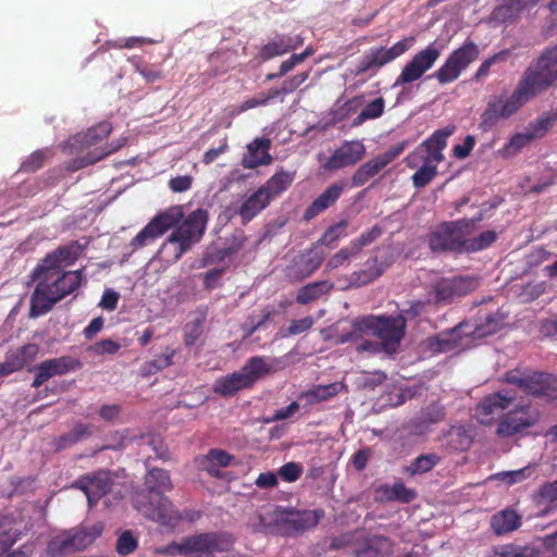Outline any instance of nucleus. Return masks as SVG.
Returning a JSON list of instances; mask_svg holds the SVG:
<instances>
[{
	"mask_svg": "<svg viewBox=\"0 0 557 557\" xmlns=\"http://www.w3.org/2000/svg\"><path fill=\"white\" fill-rule=\"evenodd\" d=\"M145 486L150 493V497H158L159 495H164L165 491L172 490V482L168 471L154 468L147 472Z\"/></svg>",
	"mask_w": 557,
	"mask_h": 557,
	"instance_id": "nucleus-37",
	"label": "nucleus"
},
{
	"mask_svg": "<svg viewBox=\"0 0 557 557\" xmlns=\"http://www.w3.org/2000/svg\"><path fill=\"white\" fill-rule=\"evenodd\" d=\"M121 348V344L112 339H102L88 347V351L97 356L114 355Z\"/></svg>",
	"mask_w": 557,
	"mask_h": 557,
	"instance_id": "nucleus-63",
	"label": "nucleus"
},
{
	"mask_svg": "<svg viewBox=\"0 0 557 557\" xmlns=\"http://www.w3.org/2000/svg\"><path fill=\"white\" fill-rule=\"evenodd\" d=\"M74 486L82 490L90 506H95L112 487L109 472L100 470L78 478Z\"/></svg>",
	"mask_w": 557,
	"mask_h": 557,
	"instance_id": "nucleus-22",
	"label": "nucleus"
},
{
	"mask_svg": "<svg viewBox=\"0 0 557 557\" xmlns=\"http://www.w3.org/2000/svg\"><path fill=\"white\" fill-rule=\"evenodd\" d=\"M89 245V240L85 239L84 243L79 240H72L71 243L60 246L52 252L48 253L42 260L44 267L62 269L75 263L79 256Z\"/></svg>",
	"mask_w": 557,
	"mask_h": 557,
	"instance_id": "nucleus-25",
	"label": "nucleus"
},
{
	"mask_svg": "<svg viewBox=\"0 0 557 557\" xmlns=\"http://www.w3.org/2000/svg\"><path fill=\"white\" fill-rule=\"evenodd\" d=\"M283 369V362L276 358L264 356L250 357L239 371L215 380L213 392L223 397H230L237 392L251 387L261 377Z\"/></svg>",
	"mask_w": 557,
	"mask_h": 557,
	"instance_id": "nucleus-3",
	"label": "nucleus"
},
{
	"mask_svg": "<svg viewBox=\"0 0 557 557\" xmlns=\"http://www.w3.org/2000/svg\"><path fill=\"white\" fill-rule=\"evenodd\" d=\"M135 71L143 76L147 83H154L162 77V72L156 65L144 61L140 58L129 60Z\"/></svg>",
	"mask_w": 557,
	"mask_h": 557,
	"instance_id": "nucleus-52",
	"label": "nucleus"
},
{
	"mask_svg": "<svg viewBox=\"0 0 557 557\" xmlns=\"http://www.w3.org/2000/svg\"><path fill=\"white\" fill-rule=\"evenodd\" d=\"M208 219V212L203 209L190 212L161 246L159 253L162 258L166 262L178 261L202 238Z\"/></svg>",
	"mask_w": 557,
	"mask_h": 557,
	"instance_id": "nucleus-4",
	"label": "nucleus"
},
{
	"mask_svg": "<svg viewBox=\"0 0 557 557\" xmlns=\"http://www.w3.org/2000/svg\"><path fill=\"white\" fill-rule=\"evenodd\" d=\"M473 234L471 221L444 222L429 235V247L434 252L465 253V236Z\"/></svg>",
	"mask_w": 557,
	"mask_h": 557,
	"instance_id": "nucleus-6",
	"label": "nucleus"
},
{
	"mask_svg": "<svg viewBox=\"0 0 557 557\" xmlns=\"http://www.w3.org/2000/svg\"><path fill=\"white\" fill-rule=\"evenodd\" d=\"M497 233L495 231H484L478 236H465V253L478 252L491 247L497 240Z\"/></svg>",
	"mask_w": 557,
	"mask_h": 557,
	"instance_id": "nucleus-45",
	"label": "nucleus"
},
{
	"mask_svg": "<svg viewBox=\"0 0 557 557\" xmlns=\"http://www.w3.org/2000/svg\"><path fill=\"white\" fill-rule=\"evenodd\" d=\"M293 181V173L281 170L271 176L265 184L260 187V190H263L264 195L268 196L271 201L285 191L292 185Z\"/></svg>",
	"mask_w": 557,
	"mask_h": 557,
	"instance_id": "nucleus-39",
	"label": "nucleus"
},
{
	"mask_svg": "<svg viewBox=\"0 0 557 557\" xmlns=\"http://www.w3.org/2000/svg\"><path fill=\"white\" fill-rule=\"evenodd\" d=\"M32 525L8 515L0 518V557H29L34 554L35 544L27 542L15 550L10 548L30 530Z\"/></svg>",
	"mask_w": 557,
	"mask_h": 557,
	"instance_id": "nucleus-9",
	"label": "nucleus"
},
{
	"mask_svg": "<svg viewBox=\"0 0 557 557\" xmlns=\"http://www.w3.org/2000/svg\"><path fill=\"white\" fill-rule=\"evenodd\" d=\"M423 165L419 168V170L412 175V184L416 188H423L437 174V165L440 163H435L432 158L423 157Z\"/></svg>",
	"mask_w": 557,
	"mask_h": 557,
	"instance_id": "nucleus-47",
	"label": "nucleus"
},
{
	"mask_svg": "<svg viewBox=\"0 0 557 557\" xmlns=\"http://www.w3.org/2000/svg\"><path fill=\"white\" fill-rule=\"evenodd\" d=\"M440 461L441 457L435 453L420 455L410 462L406 471L410 475L426 473L437 466Z\"/></svg>",
	"mask_w": 557,
	"mask_h": 557,
	"instance_id": "nucleus-48",
	"label": "nucleus"
},
{
	"mask_svg": "<svg viewBox=\"0 0 557 557\" xmlns=\"http://www.w3.org/2000/svg\"><path fill=\"white\" fill-rule=\"evenodd\" d=\"M478 280L469 275L441 277L430 285L429 301L436 305L450 304L455 298L463 297L478 288Z\"/></svg>",
	"mask_w": 557,
	"mask_h": 557,
	"instance_id": "nucleus-10",
	"label": "nucleus"
},
{
	"mask_svg": "<svg viewBox=\"0 0 557 557\" xmlns=\"http://www.w3.org/2000/svg\"><path fill=\"white\" fill-rule=\"evenodd\" d=\"M182 218L177 208L169 209L156 215L131 242L133 250H138L161 237L166 231L176 225Z\"/></svg>",
	"mask_w": 557,
	"mask_h": 557,
	"instance_id": "nucleus-16",
	"label": "nucleus"
},
{
	"mask_svg": "<svg viewBox=\"0 0 557 557\" xmlns=\"http://www.w3.org/2000/svg\"><path fill=\"white\" fill-rule=\"evenodd\" d=\"M387 498L391 500H399L404 504L412 502L417 493L412 488H408L403 482H396L386 491Z\"/></svg>",
	"mask_w": 557,
	"mask_h": 557,
	"instance_id": "nucleus-57",
	"label": "nucleus"
},
{
	"mask_svg": "<svg viewBox=\"0 0 557 557\" xmlns=\"http://www.w3.org/2000/svg\"><path fill=\"white\" fill-rule=\"evenodd\" d=\"M344 188V183H334L330 185L317 199H314L307 207L304 212V220L311 221L320 213L332 207L342 196Z\"/></svg>",
	"mask_w": 557,
	"mask_h": 557,
	"instance_id": "nucleus-28",
	"label": "nucleus"
},
{
	"mask_svg": "<svg viewBox=\"0 0 557 557\" xmlns=\"http://www.w3.org/2000/svg\"><path fill=\"white\" fill-rule=\"evenodd\" d=\"M304 44V39L300 35H285L280 34L274 36L268 44H265L259 55L263 61L273 59L274 57L285 54L289 51L295 50Z\"/></svg>",
	"mask_w": 557,
	"mask_h": 557,
	"instance_id": "nucleus-27",
	"label": "nucleus"
},
{
	"mask_svg": "<svg viewBox=\"0 0 557 557\" xmlns=\"http://www.w3.org/2000/svg\"><path fill=\"white\" fill-rule=\"evenodd\" d=\"M112 132V126L109 122H100L99 124L88 128L85 133H78L70 138L64 145L63 149L71 148V152L82 153L86 149H90L98 143L107 138Z\"/></svg>",
	"mask_w": 557,
	"mask_h": 557,
	"instance_id": "nucleus-24",
	"label": "nucleus"
},
{
	"mask_svg": "<svg viewBox=\"0 0 557 557\" xmlns=\"http://www.w3.org/2000/svg\"><path fill=\"white\" fill-rule=\"evenodd\" d=\"M383 234V228L380 225H374L370 230L361 233L357 238L352 239L349 244L359 256L361 250L374 243Z\"/></svg>",
	"mask_w": 557,
	"mask_h": 557,
	"instance_id": "nucleus-53",
	"label": "nucleus"
},
{
	"mask_svg": "<svg viewBox=\"0 0 557 557\" xmlns=\"http://www.w3.org/2000/svg\"><path fill=\"white\" fill-rule=\"evenodd\" d=\"M557 121V113H543L535 120L531 121L525 127V132L532 140L541 139L547 135Z\"/></svg>",
	"mask_w": 557,
	"mask_h": 557,
	"instance_id": "nucleus-42",
	"label": "nucleus"
},
{
	"mask_svg": "<svg viewBox=\"0 0 557 557\" xmlns=\"http://www.w3.org/2000/svg\"><path fill=\"white\" fill-rule=\"evenodd\" d=\"M414 44V37H406L392 47H373L364 52L359 61L355 74L361 75L368 72L376 73L386 64L405 54Z\"/></svg>",
	"mask_w": 557,
	"mask_h": 557,
	"instance_id": "nucleus-11",
	"label": "nucleus"
},
{
	"mask_svg": "<svg viewBox=\"0 0 557 557\" xmlns=\"http://www.w3.org/2000/svg\"><path fill=\"white\" fill-rule=\"evenodd\" d=\"M270 205L269 197L264 195L263 190L258 188L250 197H248L237 210L244 224L250 222L258 215L264 208Z\"/></svg>",
	"mask_w": 557,
	"mask_h": 557,
	"instance_id": "nucleus-33",
	"label": "nucleus"
},
{
	"mask_svg": "<svg viewBox=\"0 0 557 557\" xmlns=\"http://www.w3.org/2000/svg\"><path fill=\"white\" fill-rule=\"evenodd\" d=\"M324 252L311 248L294 258L286 274L290 281L301 282L314 273L324 260Z\"/></svg>",
	"mask_w": 557,
	"mask_h": 557,
	"instance_id": "nucleus-23",
	"label": "nucleus"
},
{
	"mask_svg": "<svg viewBox=\"0 0 557 557\" xmlns=\"http://www.w3.org/2000/svg\"><path fill=\"white\" fill-rule=\"evenodd\" d=\"M138 547V541L131 531H124L116 540L115 549L119 555L126 556L134 553Z\"/></svg>",
	"mask_w": 557,
	"mask_h": 557,
	"instance_id": "nucleus-58",
	"label": "nucleus"
},
{
	"mask_svg": "<svg viewBox=\"0 0 557 557\" xmlns=\"http://www.w3.org/2000/svg\"><path fill=\"white\" fill-rule=\"evenodd\" d=\"M83 271H63L39 263L32 273L36 287L30 296L29 317L38 318L52 310L55 304L74 293L82 284Z\"/></svg>",
	"mask_w": 557,
	"mask_h": 557,
	"instance_id": "nucleus-2",
	"label": "nucleus"
},
{
	"mask_svg": "<svg viewBox=\"0 0 557 557\" xmlns=\"http://www.w3.org/2000/svg\"><path fill=\"white\" fill-rule=\"evenodd\" d=\"M406 330L405 317L397 315H373L372 335L381 341L386 352H395L404 338Z\"/></svg>",
	"mask_w": 557,
	"mask_h": 557,
	"instance_id": "nucleus-15",
	"label": "nucleus"
},
{
	"mask_svg": "<svg viewBox=\"0 0 557 557\" xmlns=\"http://www.w3.org/2000/svg\"><path fill=\"white\" fill-rule=\"evenodd\" d=\"M533 140L530 138L528 133H516L499 150V153L504 158H510L519 153L524 147L529 146Z\"/></svg>",
	"mask_w": 557,
	"mask_h": 557,
	"instance_id": "nucleus-49",
	"label": "nucleus"
},
{
	"mask_svg": "<svg viewBox=\"0 0 557 557\" xmlns=\"http://www.w3.org/2000/svg\"><path fill=\"white\" fill-rule=\"evenodd\" d=\"M534 498L536 502L554 503L557 500V480L542 484L536 491Z\"/></svg>",
	"mask_w": 557,
	"mask_h": 557,
	"instance_id": "nucleus-64",
	"label": "nucleus"
},
{
	"mask_svg": "<svg viewBox=\"0 0 557 557\" xmlns=\"http://www.w3.org/2000/svg\"><path fill=\"white\" fill-rule=\"evenodd\" d=\"M343 388V384L334 382L326 385H315L312 388L302 392L299 399L304 400L307 405H314L326 401L336 396Z\"/></svg>",
	"mask_w": 557,
	"mask_h": 557,
	"instance_id": "nucleus-36",
	"label": "nucleus"
},
{
	"mask_svg": "<svg viewBox=\"0 0 557 557\" xmlns=\"http://www.w3.org/2000/svg\"><path fill=\"white\" fill-rule=\"evenodd\" d=\"M516 394L508 389L498 391L485 396L476 406L475 412L481 424H491L494 416L505 413L515 401Z\"/></svg>",
	"mask_w": 557,
	"mask_h": 557,
	"instance_id": "nucleus-19",
	"label": "nucleus"
},
{
	"mask_svg": "<svg viewBox=\"0 0 557 557\" xmlns=\"http://www.w3.org/2000/svg\"><path fill=\"white\" fill-rule=\"evenodd\" d=\"M334 285L329 281H317L309 283L299 288L296 295V301L299 305H307L313 300L319 299L323 295H327Z\"/></svg>",
	"mask_w": 557,
	"mask_h": 557,
	"instance_id": "nucleus-40",
	"label": "nucleus"
},
{
	"mask_svg": "<svg viewBox=\"0 0 557 557\" xmlns=\"http://www.w3.org/2000/svg\"><path fill=\"white\" fill-rule=\"evenodd\" d=\"M457 327L441 332L430 338V348L435 352H448L455 349L459 344Z\"/></svg>",
	"mask_w": 557,
	"mask_h": 557,
	"instance_id": "nucleus-43",
	"label": "nucleus"
},
{
	"mask_svg": "<svg viewBox=\"0 0 557 557\" xmlns=\"http://www.w3.org/2000/svg\"><path fill=\"white\" fill-rule=\"evenodd\" d=\"M480 50L475 42L466 40L458 49H455L444 64L433 74L441 85L456 81L479 57Z\"/></svg>",
	"mask_w": 557,
	"mask_h": 557,
	"instance_id": "nucleus-13",
	"label": "nucleus"
},
{
	"mask_svg": "<svg viewBox=\"0 0 557 557\" xmlns=\"http://www.w3.org/2000/svg\"><path fill=\"white\" fill-rule=\"evenodd\" d=\"M145 513L149 519L170 529H175L180 522L183 521L181 511L176 509L173 503L164 495L150 497Z\"/></svg>",
	"mask_w": 557,
	"mask_h": 557,
	"instance_id": "nucleus-20",
	"label": "nucleus"
},
{
	"mask_svg": "<svg viewBox=\"0 0 557 557\" xmlns=\"http://www.w3.org/2000/svg\"><path fill=\"white\" fill-rule=\"evenodd\" d=\"M245 237L240 233L238 235H234L232 242L225 245L223 248L218 249L216 259L222 261L228 257L236 255L244 246Z\"/></svg>",
	"mask_w": 557,
	"mask_h": 557,
	"instance_id": "nucleus-61",
	"label": "nucleus"
},
{
	"mask_svg": "<svg viewBox=\"0 0 557 557\" xmlns=\"http://www.w3.org/2000/svg\"><path fill=\"white\" fill-rule=\"evenodd\" d=\"M503 381L519 387L527 395L547 401L557 399V377L544 372L507 371Z\"/></svg>",
	"mask_w": 557,
	"mask_h": 557,
	"instance_id": "nucleus-5",
	"label": "nucleus"
},
{
	"mask_svg": "<svg viewBox=\"0 0 557 557\" xmlns=\"http://www.w3.org/2000/svg\"><path fill=\"white\" fill-rule=\"evenodd\" d=\"M206 315L203 313L197 314L195 319L190 320L184 326V343L186 346H193L197 343L203 332V324Z\"/></svg>",
	"mask_w": 557,
	"mask_h": 557,
	"instance_id": "nucleus-51",
	"label": "nucleus"
},
{
	"mask_svg": "<svg viewBox=\"0 0 557 557\" xmlns=\"http://www.w3.org/2000/svg\"><path fill=\"white\" fill-rule=\"evenodd\" d=\"M533 473V468L531 466H527L524 468L513 470V471H504L497 473L496 476L506 482L508 485H513L520 483L528 478H530Z\"/></svg>",
	"mask_w": 557,
	"mask_h": 557,
	"instance_id": "nucleus-60",
	"label": "nucleus"
},
{
	"mask_svg": "<svg viewBox=\"0 0 557 557\" xmlns=\"http://www.w3.org/2000/svg\"><path fill=\"white\" fill-rule=\"evenodd\" d=\"M116 150L117 147H109L108 145H104L103 147H96L94 150L88 151L85 156L79 158L78 168L94 164Z\"/></svg>",
	"mask_w": 557,
	"mask_h": 557,
	"instance_id": "nucleus-59",
	"label": "nucleus"
},
{
	"mask_svg": "<svg viewBox=\"0 0 557 557\" xmlns=\"http://www.w3.org/2000/svg\"><path fill=\"white\" fill-rule=\"evenodd\" d=\"M521 12L522 9L517 0H509L496 7L493 11V16L502 23H512L519 17Z\"/></svg>",
	"mask_w": 557,
	"mask_h": 557,
	"instance_id": "nucleus-50",
	"label": "nucleus"
},
{
	"mask_svg": "<svg viewBox=\"0 0 557 557\" xmlns=\"http://www.w3.org/2000/svg\"><path fill=\"white\" fill-rule=\"evenodd\" d=\"M81 361L71 356H62L59 358L45 360L36 367V375L32 386L38 388L49 379L57 375L66 374L71 371L81 369Z\"/></svg>",
	"mask_w": 557,
	"mask_h": 557,
	"instance_id": "nucleus-21",
	"label": "nucleus"
},
{
	"mask_svg": "<svg viewBox=\"0 0 557 557\" xmlns=\"http://www.w3.org/2000/svg\"><path fill=\"white\" fill-rule=\"evenodd\" d=\"M347 226L348 222L346 220H341L339 222L331 225L323 233L319 243L327 247H333L338 239L347 236Z\"/></svg>",
	"mask_w": 557,
	"mask_h": 557,
	"instance_id": "nucleus-54",
	"label": "nucleus"
},
{
	"mask_svg": "<svg viewBox=\"0 0 557 557\" xmlns=\"http://www.w3.org/2000/svg\"><path fill=\"white\" fill-rule=\"evenodd\" d=\"M408 143L406 140L389 147L383 153L377 154L368 162L361 164L351 176V185L361 187L372 177L377 175L384 168L396 160L406 149Z\"/></svg>",
	"mask_w": 557,
	"mask_h": 557,
	"instance_id": "nucleus-17",
	"label": "nucleus"
},
{
	"mask_svg": "<svg viewBox=\"0 0 557 557\" xmlns=\"http://www.w3.org/2000/svg\"><path fill=\"white\" fill-rule=\"evenodd\" d=\"M557 81V45L543 50L527 67L509 97L493 98L480 116L479 128L488 132L500 120H508L532 98L547 90Z\"/></svg>",
	"mask_w": 557,
	"mask_h": 557,
	"instance_id": "nucleus-1",
	"label": "nucleus"
},
{
	"mask_svg": "<svg viewBox=\"0 0 557 557\" xmlns=\"http://www.w3.org/2000/svg\"><path fill=\"white\" fill-rule=\"evenodd\" d=\"M103 527L101 523L92 524L89 528L83 527L65 531L54 536L47 546V552L52 555H66L76 550H83L101 535Z\"/></svg>",
	"mask_w": 557,
	"mask_h": 557,
	"instance_id": "nucleus-8",
	"label": "nucleus"
},
{
	"mask_svg": "<svg viewBox=\"0 0 557 557\" xmlns=\"http://www.w3.org/2000/svg\"><path fill=\"white\" fill-rule=\"evenodd\" d=\"M491 557H544L541 547L534 544H505L495 547Z\"/></svg>",
	"mask_w": 557,
	"mask_h": 557,
	"instance_id": "nucleus-38",
	"label": "nucleus"
},
{
	"mask_svg": "<svg viewBox=\"0 0 557 557\" xmlns=\"http://www.w3.org/2000/svg\"><path fill=\"white\" fill-rule=\"evenodd\" d=\"M446 417V409L440 403H432L423 408L416 419V426L420 430H426L432 424L442 422Z\"/></svg>",
	"mask_w": 557,
	"mask_h": 557,
	"instance_id": "nucleus-41",
	"label": "nucleus"
},
{
	"mask_svg": "<svg viewBox=\"0 0 557 557\" xmlns=\"http://www.w3.org/2000/svg\"><path fill=\"white\" fill-rule=\"evenodd\" d=\"M364 145L360 141H347L337 148L323 164L325 171H336L361 160L364 154Z\"/></svg>",
	"mask_w": 557,
	"mask_h": 557,
	"instance_id": "nucleus-26",
	"label": "nucleus"
},
{
	"mask_svg": "<svg viewBox=\"0 0 557 557\" xmlns=\"http://www.w3.org/2000/svg\"><path fill=\"white\" fill-rule=\"evenodd\" d=\"M51 154L49 149H39L33 152L29 157H27L22 165L21 171L26 173H33L37 170L41 169L46 162V160Z\"/></svg>",
	"mask_w": 557,
	"mask_h": 557,
	"instance_id": "nucleus-56",
	"label": "nucleus"
},
{
	"mask_svg": "<svg viewBox=\"0 0 557 557\" xmlns=\"http://www.w3.org/2000/svg\"><path fill=\"white\" fill-rule=\"evenodd\" d=\"M39 352V346L34 343L25 344L16 350L8 352L5 361L8 362L12 372L24 369L28 363L35 360Z\"/></svg>",
	"mask_w": 557,
	"mask_h": 557,
	"instance_id": "nucleus-34",
	"label": "nucleus"
},
{
	"mask_svg": "<svg viewBox=\"0 0 557 557\" xmlns=\"http://www.w3.org/2000/svg\"><path fill=\"white\" fill-rule=\"evenodd\" d=\"M541 418L542 412L539 408L531 404H518L499 417L495 434L500 438L524 435L540 422Z\"/></svg>",
	"mask_w": 557,
	"mask_h": 557,
	"instance_id": "nucleus-7",
	"label": "nucleus"
},
{
	"mask_svg": "<svg viewBox=\"0 0 557 557\" xmlns=\"http://www.w3.org/2000/svg\"><path fill=\"white\" fill-rule=\"evenodd\" d=\"M270 140L256 138L248 146V156L244 158L243 164L247 169H255L259 165L269 164L272 157L269 153Z\"/></svg>",
	"mask_w": 557,
	"mask_h": 557,
	"instance_id": "nucleus-31",
	"label": "nucleus"
},
{
	"mask_svg": "<svg viewBox=\"0 0 557 557\" xmlns=\"http://www.w3.org/2000/svg\"><path fill=\"white\" fill-rule=\"evenodd\" d=\"M373 332V315H364L355 319L350 329L347 331H343L337 336V342L339 344H345L348 342H354L362 338L364 335H372Z\"/></svg>",
	"mask_w": 557,
	"mask_h": 557,
	"instance_id": "nucleus-35",
	"label": "nucleus"
},
{
	"mask_svg": "<svg viewBox=\"0 0 557 557\" xmlns=\"http://www.w3.org/2000/svg\"><path fill=\"white\" fill-rule=\"evenodd\" d=\"M394 550L393 542L382 535L366 539L355 550V557H386Z\"/></svg>",
	"mask_w": 557,
	"mask_h": 557,
	"instance_id": "nucleus-30",
	"label": "nucleus"
},
{
	"mask_svg": "<svg viewBox=\"0 0 557 557\" xmlns=\"http://www.w3.org/2000/svg\"><path fill=\"white\" fill-rule=\"evenodd\" d=\"M233 459L234 457L225 450L212 448L205 457L206 462H208V466H206L205 469L209 474L218 478L220 475L218 467H227L231 465Z\"/></svg>",
	"mask_w": 557,
	"mask_h": 557,
	"instance_id": "nucleus-46",
	"label": "nucleus"
},
{
	"mask_svg": "<svg viewBox=\"0 0 557 557\" xmlns=\"http://www.w3.org/2000/svg\"><path fill=\"white\" fill-rule=\"evenodd\" d=\"M392 263L393 258L389 255L370 257L361 269L354 271L348 277H345L346 285L343 286V289L359 288L374 282L383 275Z\"/></svg>",
	"mask_w": 557,
	"mask_h": 557,
	"instance_id": "nucleus-18",
	"label": "nucleus"
},
{
	"mask_svg": "<svg viewBox=\"0 0 557 557\" xmlns=\"http://www.w3.org/2000/svg\"><path fill=\"white\" fill-rule=\"evenodd\" d=\"M522 516L513 508H504L491 517L490 525L495 535L502 536L518 530Z\"/></svg>",
	"mask_w": 557,
	"mask_h": 557,
	"instance_id": "nucleus-29",
	"label": "nucleus"
},
{
	"mask_svg": "<svg viewBox=\"0 0 557 557\" xmlns=\"http://www.w3.org/2000/svg\"><path fill=\"white\" fill-rule=\"evenodd\" d=\"M322 516L323 510L297 511L277 507L274 525L276 532L281 535L293 536L314 528Z\"/></svg>",
	"mask_w": 557,
	"mask_h": 557,
	"instance_id": "nucleus-12",
	"label": "nucleus"
},
{
	"mask_svg": "<svg viewBox=\"0 0 557 557\" xmlns=\"http://www.w3.org/2000/svg\"><path fill=\"white\" fill-rule=\"evenodd\" d=\"M504 324V315L499 312H494L480 319L475 324L474 335L478 337H485L497 333Z\"/></svg>",
	"mask_w": 557,
	"mask_h": 557,
	"instance_id": "nucleus-44",
	"label": "nucleus"
},
{
	"mask_svg": "<svg viewBox=\"0 0 557 557\" xmlns=\"http://www.w3.org/2000/svg\"><path fill=\"white\" fill-rule=\"evenodd\" d=\"M358 257L350 244L334 253L326 262V270L332 271L341 267L349 265L352 259Z\"/></svg>",
	"mask_w": 557,
	"mask_h": 557,
	"instance_id": "nucleus-55",
	"label": "nucleus"
},
{
	"mask_svg": "<svg viewBox=\"0 0 557 557\" xmlns=\"http://www.w3.org/2000/svg\"><path fill=\"white\" fill-rule=\"evenodd\" d=\"M441 47L432 42L424 49L417 52L403 67L400 74L394 82L393 87L404 86L420 79L424 73L431 70L441 57Z\"/></svg>",
	"mask_w": 557,
	"mask_h": 557,
	"instance_id": "nucleus-14",
	"label": "nucleus"
},
{
	"mask_svg": "<svg viewBox=\"0 0 557 557\" xmlns=\"http://www.w3.org/2000/svg\"><path fill=\"white\" fill-rule=\"evenodd\" d=\"M508 54V50H502L498 53H495L494 55L484 60L474 73L473 79L479 81L485 77L490 73L491 66L499 61H505Z\"/></svg>",
	"mask_w": 557,
	"mask_h": 557,
	"instance_id": "nucleus-62",
	"label": "nucleus"
},
{
	"mask_svg": "<svg viewBox=\"0 0 557 557\" xmlns=\"http://www.w3.org/2000/svg\"><path fill=\"white\" fill-rule=\"evenodd\" d=\"M455 132V126H447L442 129L435 131L430 138L421 145L425 147L428 152L426 157L432 158L435 163H441L444 160L443 149L446 147L447 138Z\"/></svg>",
	"mask_w": 557,
	"mask_h": 557,
	"instance_id": "nucleus-32",
	"label": "nucleus"
}]
</instances>
